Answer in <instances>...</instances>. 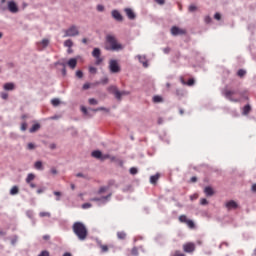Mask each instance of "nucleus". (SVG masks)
<instances>
[{"label":"nucleus","mask_w":256,"mask_h":256,"mask_svg":"<svg viewBox=\"0 0 256 256\" xmlns=\"http://www.w3.org/2000/svg\"><path fill=\"white\" fill-rule=\"evenodd\" d=\"M72 231L79 241H85L89 235L87 226L83 222H74L72 225Z\"/></svg>","instance_id":"1"},{"label":"nucleus","mask_w":256,"mask_h":256,"mask_svg":"<svg viewBox=\"0 0 256 256\" xmlns=\"http://www.w3.org/2000/svg\"><path fill=\"white\" fill-rule=\"evenodd\" d=\"M222 95L225 97V99H228V101H231V103H240V98H235L233 95H239L242 97V99H247V96L245 95V91H239V90H229L224 89L222 91Z\"/></svg>","instance_id":"2"},{"label":"nucleus","mask_w":256,"mask_h":256,"mask_svg":"<svg viewBox=\"0 0 256 256\" xmlns=\"http://www.w3.org/2000/svg\"><path fill=\"white\" fill-rule=\"evenodd\" d=\"M106 43H108L105 45L106 51H123V45L119 44L117 38L113 35H108L106 37Z\"/></svg>","instance_id":"3"},{"label":"nucleus","mask_w":256,"mask_h":256,"mask_svg":"<svg viewBox=\"0 0 256 256\" xmlns=\"http://www.w3.org/2000/svg\"><path fill=\"white\" fill-rule=\"evenodd\" d=\"M109 71L110 73H121V66H119V62L115 59H111L109 61Z\"/></svg>","instance_id":"4"},{"label":"nucleus","mask_w":256,"mask_h":256,"mask_svg":"<svg viewBox=\"0 0 256 256\" xmlns=\"http://www.w3.org/2000/svg\"><path fill=\"white\" fill-rule=\"evenodd\" d=\"M64 33V37H77V35H79V28H77L75 25H72L67 30H65Z\"/></svg>","instance_id":"5"},{"label":"nucleus","mask_w":256,"mask_h":256,"mask_svg":"<svg viewBox=\"0 0 256 256\" xmlns=\"http://www.w3.org/2000/svg\"><path fill=\"white\" fill-rule=\"evenodd\" d=\"M112 193H109L107 196H102V197H94L91 198L90 201H94L96 203H98V205H106L107 201H109V199H111L112 197Z\"/></svg>","instance_id":"6"},{"label":"nucleus","mask_w":256,"mask_h":256,"mask_svg":"<svg viewBox=\"0 0 256 256\" xmlns=\"http://www.w3.org/2000/svg\"><path fill=\"white\" fill-rule=\"evenodd\" d=\"M170 31H171V35H173V37H177L178 35H186L187 34V30L181 29L177 26H172Z\"/></svg>","instance_id":"7"},{"label":"nucleus","mask_w":256,"mask_h":256,"mask_svg":"<svg viewBox=\"0 0 256 256\" xmlns=\"http://www.w3.org/2000/svg\"><path fill=\"white\" fill-rule=\"evenodd\" d=\"M6 9H8L10 13H19V6H17V3L13 0L8 1V7Z\"/></svg>","instance_id":"8"},{"label":"nucleus","mask_w":256,"mask_h":256,"mask_svg":"<svg viewBox=\"0 0 256 256\" xmlns=\"http://www.w3.org/2000/svg\"><path fill=\"white\" fill-rule=\"evenodd\" d=\"M111 15L115 21H118V23L123 22V15H121L119 10H112Z\"/></svg>","instance_id":"9"},{"label":"nucleus","mask_w":256,"mask_h":256,"mask_svg":"<svg viewBox=\"0 0 256 256\" xmlns=\"http://www.w3.org/2000/svg\"><path fill=\"white\" fill-rule=\"evenodd\" d=\"M124 12L126 13V16L128 17V19H130V21H134V19H137V14H135L133 9L125 8Z\"/></svg>","instance_id":"10"},{"label":"nucleus","mask_w":256,"mask_h":256,"mask_svg":"<svg viewBox=\"0 0 256 256\" xmlns=\"http://www.w3.org/2000/svg\"><path fill=\"white\" fill-rule=\"evenodd\" d=\"M183 251L185 253H193L195 251V244L194 243H186L183 245Z\"/></svg>","instance_id":"11"},{"label":"nucleus","mask_w":256,"mask_h":256,"mask_svg":"<svg viewBox=\"0 0 256 256\" xmlns=\"http://www.w3.org/2000/svg\"><path fill=\"white\" fill-rule=\"evenodd\" d=\"M137 59H138L139 63H141L143 65V67L145 69H147V67H149V62L147 61L146 56L137 55Z\"/></svg>","instance_id":"12"},{"label":"nucleus","mask_w":256,"mask_h":256,"mask_svg":"<svg viewBox=\"0 0 256 256\" xmlns=\"http://www.w3.org/2000/svg\"><path fill=\"white\" fill-rule=\"evenodd\" d=\"M225 207L228 208V210L237 209V207H239V204H237L235 200H230L225 204Z\"/></svg>","instance_id":"13"},{"label":"nucleus","mask_w":256,"mask_h":256,"mask_svg":"<svg viewBox=\"0 0 256 256\" xmlns=\"http://www.w3.org/2000/svg\"><path fill=\"white\" fill-rule=\"evenodd\" d=\"M204 193H205L206 197H213V195H215V190H213V188H211V186H206L204 188Z\"/></svg>","instance_id":"14"},{"label":"nucleus","mask_w":256,"mask_h":256,"mask_svg":"<svg viewBox=\"0 0 256 256\" xmlns=\"http://www.w3.org/2000/svg\"><path fill=\"white\" fill-rule=\"evenodd\" d=\"M90 109H93V108L87 109L85 106L81 107V111L84 115H86V117H93V111H91Z\"/></svg>","instance_id":"15"},{"label":"nucleus","mask_w":256,"mask_h":256,"mask_svg":"<svg viewBox=\"0 0 256 256\" xmlns=\"http://www.w3.org/2000/svg\"><path fill=\"white\" fill-rule=\"evenodd\" d=\"M108 91L110 93H113V95H115V97L119 98L120 93H119V89L117 88V86H109Z\"/></svg>","instance_id":"16"},{"label":"nucleus","mask_w":256,"mask_h":256,"mask_svg":"<svg viewBox=\"0 0 256 256\" xmlns=\"http://www.w3.org/2000/svg\"><path fill=\"white\" fill-rule=\"evenodd\" d=\"M67 65L70 69H75V67H77V58H71L68 60Z\"/></svg>","instance_id":"17"},{"label":"nucleus","mask_w":256,"mask_h":256,"mask_svg":"<svg viewBox=\"0 0 256 256\" xmlns=\"http://www.w3.org/2000/svg\"><path fill=\"white\" fill-rule=\"evenodd\" d=\"M103 153L101 152V150H94L91 153V156L94 157V159H100L102 158Z\"/></svg>","instance_id":"18"},{"label":"nucleus","mask_w":256,"mask_h":256,"mask_svg":"<svg viewBox=\"0 0 256 256\" xmlns=\"http://www.w3.org/2000/svg\"><path fill=\"white\" fill-rule=\"evenodd\" d=\"M41 129V124L35 123L33 126L29 129V133H37Z\"/></svg>","instance_id":"19"},{"label":"nucleus","mask_w":256,"mask_h":256,"mask_svg":"<svg viewBox=\"0 0 256 256\" xmlns=\"http://www.w3.org/2000/svg\"><path fill=\"white\" fill-rule=\"evenodd\" d=\"M92 56L94 58H99L101 57V49L99 48H94L93 51H92Z\"/></svg>","instance_id":"20"},{"label":"nucleus","mask_w":256,"mask_h":256,"mask_svg":"<svg viewBox=\"0 0 256 256\" xmlns=\"http://www.w3.org/2000/svg\"><path fill=\"white\" fill-rule=\"evenodd\" d=\"M5 91H13L15 89V84L13 83H6L4 84Z\"/></svg>","instance_id":"21"},{"label":"nucleus","mask_w":256,"mask_h":256,"mask_svg":"<svg viewBox=\"0 0 256 256\" xmlns=\"http://www.w3.org/2000/svg\"><path fill=\"white\" fill-rule=\"evenodd\" d=\"M157 181H159V173L155 174V175H152L150 177V183L152 185H155L157 183Z\"/></svg>","instance_id":"22"},{"label":"nucleus","mask_w":256,"mask_h":256,"mask_svg":"<svg viewBox=\"0 0 256 256\" xmlns=\"http://www.w3.org/2000/svg\"><path fill=\"white\" fill-rule=\"evenodd\" d=\"M117 237L120 241H124V239H127V233L125 231L117 232Z\"/></svg>","instance_id":"23"},{"label":"nucleus","mask_w":256,"mask_h":256,"mask_svg":"<svg viewBox=\"0 0 256 256\" xmlns=\"http://www.w3.org/2000/svg\"><path fill=\"white\" fill-rule=\"evenodd\" d=\"M90 111H92V113H97L98 111H105L106 113H109V109L106 108V107H98V108H95V109H90Z\"/></svg>","instance_id":"24"},{"label":"nucleus","mask_w":256,"mask_h":256,"mask_svg":"<svg viewBox=\"0 0 256 256\" xmlns=\"http://www.w3.org/2000/svg\"><path fill=\"white\" fill-rule=\"evenodd\" d=\"M249 113H251V105L247 104L243 107V115H249Z\"/></svg>","instance_id":"25"},{"label":"nucleus","mask_w":256,"mask_h":256,"mask_svg":"<svg viewBox=\"0 0 256 256\" xmlns=\"http://www.w3.org/2000/svg\"><path fill=\"white\" fill-rule=\"evenodd\" d=\"M35 169H37L38 171H43V162L41 161H36L34 164Z\"/></svg>","instance_id":"26"},{"label":"nucleus","mask_w":256,"mask_h":256,"mask_svg":"<svg viewBox=\"0 0 256 256\" xmlns=\"http://www.w3.org/2000/svg\"><path fill=\"white\" fill-rule=\"evenodd\" d=\"M19 194V187L18 186H13L10 189V195H18Z\"/></svg>","instance_id":"27"},{"label":"nucleus","mask_w":256,"mask_h":256,"mask_svg":"<svg viewBox=\"0 0 256 256\" xmlns=\"http://www.w3.org/2000/svg\"><path fill=\"white\" fill-rule=\"evenodd\" d=\"M153 103H163V97L156 95L152 98Z\"/></svg>","instance_id":"28"},{"label":"nucleus","mask_w":256,"mask_h":256,"mask_svg":"<svg viewBox=\"0 0 256 256\" xmlns=\"http://www.w3.org/2000/svg\"><path fill=\"white\" fill-rule=\"evenodd\" d=\"M119 93H120L119 97H116V99H117L118 101H121V97H123V96L131 95V92H130V91H119Z\"/></svg>","instance_id":"29"},{"label":"nucleus","mask_w":256,"mask_h":256,"mask_svg":"<svg viewBox=\"0 0 256 256\" xmlns=\"http://www.w3.org/2000/svg\"><path fill=\"white\" fill-rule=\"evenodd\" d=\"M35 180V174L29 173L26 177V183H31V181Z\"/></svg>","instance_id":"30"},{"label":"nucleus","mask_w":256,"mask_h":256,"mask_svg":"<svg viewBox=\"0 0 256 256\" xmlns=\"http://www.w3.org/2000/svg\"><path fill=\"white\" fill-rule=\"evenodd\" d=\"M51 104L53 107H58V105H61V100H59V98H54L51 100Z\"/></svg>","instance_id":"31"},{"label":"nucleus","mask_w":256,"mask_h":256,"mask_svg":"<svg viewBox=\"0 0 256 256\" xmlns=\"http://www.w3.org/2000/svg\"><path fill=\"white\" fill-rule=\"evenodd\" d=\"M56 65H61L63 67L62 68V75L65 77V75H67V68L65 66V63L57 62Z\"/></svg>","instance_id":"32"},{"label":"nucleus","mask_w":256,"mask_h":256,"mask_svg":"<svg viewBox=\"0 0 256 256\" xmlns=\"http://www.w3.org/2000/svg\"><path fill=\"white\" fill-rule=\"evenodd\" d=\"M40 45H42L44 49H45L46 47H49V39L44 38V39L40 42Z\"/></svg>","instance_id":"33"},{"label":"nucleus","mask_w":256,"mask_h":256,"mask_svg":"<svg viewBox=\"0 0 256 256\" xmlns=\"http://www.w3.org/2000/svg\"><path fill=\"white\" fill-rule=\"evenodd\" d=\"M237 75L238 77H244L247 75V71L246 70H243V69H239L238 72H237Z\"/></svg>","instance_id":"34"},{"label":"nucleus","mask_w":256,"mask_h":256,"mask_svg":"<svg viewBox=\"0 0 256 256\" xmlns=\"http://www.w3.org/2000/svg\"><path fill=\"white\" fill-rule=\"evenodd\" d=\"M186 225L190 228V229H195V222H193V220H187Z\"/></svg>","instance_id":"35"},{"label":"nucleus","mask_w":256,"mask_h":256,"mask_svg":"<svg viewBox=\"0 0 256 256\" xmlns=\"http://www.w3.org/2000/svg\"><path fill=\"white\" fill-rule=\"evenodd\" d=\"M101 253H107L109 251V246L100 244Z\"/></svg>","instance_id":"36"},{"label":"nucleus","mask_w":256,"mask_h":256,"mask_svg":"<svg viewBox=\"0 0 256 256\" xmlns=\"http://www.w3.org/2000/svg\"><path fill=\"white\" fill-rule=\"evenodd\" d=\"M107 189H109L108 186L100 187V189L98 190V195H103V193H105V191H107Z\"/></svg>","instance_id":"37"},{"label":"nucleus","mask_w":256,"mask_h":256,"mask_svg":"<svg viewBox=\"0 0 256 256\" xmlns=\"http://www.w3.org/2000/svg\"><path fill=\"white\" fill-rule=\"evenodd\" d=\"M107 187H108V189H109L110 187H119V186L117 185V183L115 182V180H109Z\"/></svg>","instance_id":"38"},{"label":"nucleus","mask_w":256,"mask_h":256,"mask_svg":"<svg viewBox=\"0 0 256 256\" xmlns=\"http://www.w3.org/2000/svg\"><path fill=\"white\" fill-rule=\"evenodd\" d=\"M88 103H89V105H99V101H97V99H95V98H90L88 100Z\"/></svg>","instance_id":"39"},{"label":"nucleus","mask_w":256,"mask_h":256,"mask_svg":"<svg viewBox=\"0 0 256 256\" xmlns=\"http://www.w3.org/2000/svg\"><path fill=\"white\" fill-rule=\"evenodd\" d=\"M189 219H187V216L186 215H180L179 216V221L180 223H187Z\"/></svg>","instance_id":"40"},{"label":"nucleus","mask_w":256,"mask_h":256,"mask_svg":"<svg viewBox=\"0 0 256 256\" xmlns=\"http://www.w3.org/2000/svg\"><path fill=\"white\" fill-rule=\"evenodd\" d=\"M64 46L65 47H68L69 49H71V47H73V41H71L70 39L69 40H66L64 42Z\"/></svg>","instance_id":"41"},{"label":"nucleus","mask_w":256,"mask_h":256,"mask_svg":"<svg viewBox=\"0 0 256 256\" xmlns=\"http://www.w3.org/2000/svg\"><path fill=\"white\" fill-rule=\"evenodd\" d=\"M36 148L35 144L34 143H28L27 144V149L28 151H34V149Z\"/></svg>","instance_id":"42"},{"label":"nucleus","mask_w":256,"mask_h":256,"mask_svg":"<svg viewBox=\"0 0 256 256\" xmlns=\"http://www.w3.org/2000/svg\"><path fill=\"white\" fill-rule=\"evenodd\" d=\"M186 85H188V87H193V85H195V79L190 78L187 82Z\"/></svg>","instance_id":"43"},{"label":"nucleus","mask_w":256,"mask_h":256,"mask_svg":"<svg viewBox=\"0 0 256 256\" xmlns=\"http://www.w3.org/2000/svg\"><path fill=\"white\" fill-rule=\"evenodd\" d=\"M188 11L190 12V13H195V11H197V6H195V5H190L189 6V8H188Z\"/></svg>","instance_id":"44"},{"label":"nucleus","mask_w":256,"mask_h":256,"mask_svg":"<svg viewBox=\"0 0 256 256\" xmlns=\"http://www.w3.org/2000/svg\"><path fill=\"white\" fill-rule=\"evenodd\" d=\"M89 73H91L92 75H97V69L93 66H90Z\"/></svg>","instance_id":"45"},{"label":"nucleus","mask_w":256,"mask_h":256,"mask_svg":"<svg viewBox=\"0 0 256 256\" xmlns=\"http://www.w3.org/2000/svg\"><path fill=\"white\" fill-rule=\"evenodd\" d=\"M19 237L17 235H14L11 239V245H16Z\"/></svg>","instance_id":"46"},{"label":"nucleus","mask_w":256,"mask_h":256,"mask_svg":"<svg viewBox=\"0 0 256 256\" xmlns=\"http://www.w3.org/2000/svg\"><path fill=\"white\" fill-rule=\"evenodd\" d=\"M39 216L40 217H51V213H49V212H40Z\"/></svg>","instance_id":"47"},{"label":"nucleus","mask_w":256,"mask_h":256,"mask_svg":"<svg viewBox=\"0 0 256 256\" xmlns=\"http://www.w3.org/2000/svg\"><path fill=\"white\" fill-rule=\"evenodd\" d=\"M129 171H130V175H137V173H138V170L135 167L130 168Z\"/></svg>","instance_id":"48"},{"label":"nucleus","mask_w":256,"mask_h":256,"mask_svg":"<svg viewBox=\"0 0 256 256\" xmlns=\"http://www.w3.org/2000/svg\"><path fill=\"white\" fill-rule=\"evenodd\" d=\"M7 0H1V5H0V9L2 11H7V6H3L4 3H6Z\"/></svg>","instance_id":"49"},{"label":"nucleus","mask_w":256,"mask_h":256,"mask_svg":"<svg viewBox=\"0 0 256 256\" xmlns=\"http://www.w3.org/2000/svg\"><path fill=\"white\" fill-rule=\"evenodd\" d=\"M20 130L21 131H27V122H22Z\"/></svg>","instance_id":"50"},{"label":"nucleus","mask_w":256,"mask_h":256,"mask_svg":"<svg viewBox=\"0 0 256 256\" xmlns=\"http://www.w3.org/2000/svg\"><path fill=\"white\" fill-rule=\"evenodd\" d=\"M131 254L134 256L139 255V250L137 249V247L132 248Z\"/></svg>","instance_id":"51"},{"label":"nucleus","mask_w":256,"mask_h":256,"mask_svg":"<svg viewBox=\"0 0 256 256\" xmlns=\"http://www.w3.org/2000/svg\"><path fill=\"white\" fill-rule=\"evenodd\" d=\"M76 77H78V79H83V71L81 70L76 71Z\"/></svg>","instance_id":"52"},{"label":"nucleus","mask_w":256,"mask_h":256,"mask_svg":"<svg viewBox=\"0 0 256 256\" xmlns=\"http://www.w3.org/2000/svg\"><path fill=\"white\" fill-rule=\"evenodd\" d=\"M97 11H99L100 13H103V11H105V6L101 4L97 5Z\"/></svg>","instance_id":"53"},{"label":"nucleus","mask_w":256,"mask_h":256,"mask_svg":"<svg viewBox=\"0 0 256 256\" xmlns=\"http://www.w3.org/2000/svg\"><path fill=\"white\" fill-rule=\"evenodd\" d=\"M53 193H54V195L57 197V198H56V201H61V198H59V197H61V192H59V191H54Z\"/></svg>","instance_id":"54"},{"label":"nucleus","mask_w":256,"mask_h":256,"mask_svg":"<svg viewBox=\"0 0 256 256\" xmlns=\"http://www.w3.org/2000/svg\"><path fill=\"white\" fill-rule=\"evenodd\" d=\"M103 63V58H101V56H99L98 58H96V62L95 65H100Z\"/></svg>","instance_id":"55"},{"label":"nucleus","mask_w":256,"mask_h":256,"mask_svg":"<svg viewBox=\"0 0 256 256\" xmlns=\"http://www.w3.org/2000/svg\"><path fill=\"white\" fill-rule=\"evenodd\" d=\"M50 173H51L52 175H57V174L59 173V171H57V168L52 167V168L50 169Z\"/></svg>","instance_id":"56"},{"label":"nucleus","mask_w":256,"mask_h":256,"mask_svg":"<svg viewBox=\"0 0 256 256\" xmlns=\"http://www.w3.org/2000/svg\"><path fill=\"white\" fill-rule=\"evenodd\" d=\"M1 98L4 99V100H7V99H9V94H7V92H2L1 93Z\"/></svg>","instance_id":"57"},{"label":"nucleus","mask_w":256,"mask_h":256,"mask_svg":"<svg viewBox=\"0 0 256 256\" xmlns=\"http://www.w3.org/2000/svg\"><path fill=\"white\" fill-rule=\"evenodd\" d=\"M214 19H216V21H221V14L219 12H216L214 14Z\"/></svg>","instance_id":"58"},{"label":"nucleus","mask_w":256,"mask_h":256,"mask_svg":"<svg viewBox=\"0 0 256 256\" xmlns=\"http://www.w3.org/2000/svg\"><path fill=\"white\" fill-rule=\"evenodd\" d=\"M101 83H102V85H107V83H109V78H107V77L102 78Z\"/></svg>","instance_id":"59"},{"label":"nucleus","mask_w":256,"mask_h":256,"mask_svg":"<svg viewBox=\"0 0 256 256\" xmlns=\"http://www.w3.org/2000/svg\"><path fill=\"white\" fill-rule=\"evenodd\" d=\"M91 88V84H89V83H85L83 86H82V89L84 90V91H87V89H90Z\"/></svg>","instance_id":"60"},{"label":"nucleus","mask_w":256,"mask_h":256,"mask_svg":"<svg viewBox=\"0 0 256 256\" xmlns=\"http://www.w3.org/2000/svg\"><path fill=\"white\" fill-rule=\"evenodd\" d=\"M90 207H92L91 203H84L82 205V209H90Z\"/></svg>","instance_id":"61"},{"label":"nucleus","mask_w":256,"mask_h":256,"mask_svg":"<svg viewBox=\"0 0 256 256\" xmlns=\"http://www.w3.org/2000/svg\"><path fill=\"white\" fill-rule=\"evenodd\" d=\"M200 204H201V205H209V201H207L205 198H202V199L200 200Z\"/></svg>","instance_id":"62"},{"label":"nucleus","mask_w":256,"mask_h":256,"mask_svg":"<svg viewBox=\"0 0 256 256\" xmlns=\"http://www.w3.org/2000/svg\"><path fill=\"white\" fill-rule=\"evenodd\" d=\"M38 256H49V251L43 250Z\"/></svg>","instance_id":"63"},{"label":"nucleus","mask_w":256,"mask_h":256,"mask_svg":"<svg viewBox=\"0 0 256 256\" xmlns=\"http://www.w3.org/2000/svg\"><path fill=\"white\" fill-rule=\"evenodd\" d=\"M155 3H157V5H164L165 4V0H154Z\"/></svg>","instance_id":"64"}]
</instances>
